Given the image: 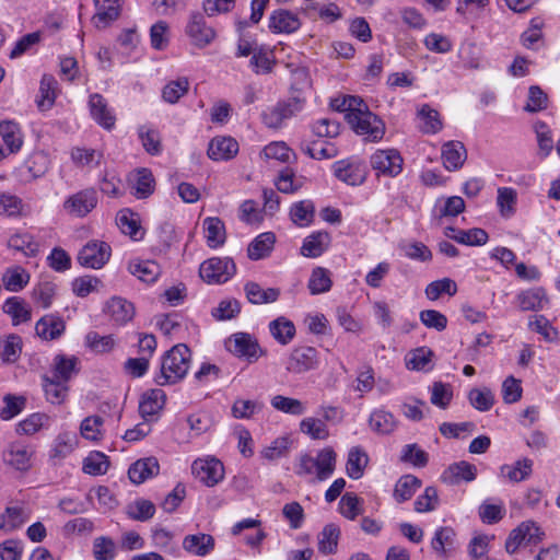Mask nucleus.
Listing matches in <instances>:
<instances>
[{
  "label": "nucleus",
  "instance_id": "nucleus-53",
  "mask_svg": "<svg viewBox=\"0 0 560 560\" xmlns=\"http://www.w3.org/2000/svg\"><path fill=\"white\" fill-rule=\"evenodd\" d=\"M340 529L335 524L326 525L318 536V549L323 553H332L337 549Z\"/></svg>",
  "mask_w": 560,
  "mask_h": 560
},
{
  "label": "nucleus",
  "instance_id": "nucleus-59",
  "mask_svg": "<svg viewBox=\"0 0 560 560\" xmlns=\"http://www.w3.org/2000/svg\"><path fill=\"white\" fill-rule=\"evenodd\" d=\"M300 429L313 440H326L329 431L325 422L317 418H305L300 423Z\"/></svg>",
  "mask_w": 560,
  "mask_h": 560
},
{
  "label": "nucleus",
  "instance_id": "nucleus-58",
  "mask_svg": "<svg viewBox=\"0 0 560 560\" xmlns=\"http://www.w3.org/2000/svg\"><path fill=\"white\" fill-rule=\"evenodd\" d=\"M108 467V458L101 452H92L83 462V471L92 476L104 475Z\"/></svg>",
  "mask_w": 560,
  "mask_h": 560
},
{
  "label": "nucleus",
  "instance_id": "nucleus-51",
  "mask_svg": "<svg viewBox=\"0 0 560 560\" xmlns=\"http://www.w3.org/2000/svg\"><path fill=\"white\" fill-rule=\"evenodd\" d=\"M77 358L75 357H66L63 354H58L54 360V375L52 377L62 382H68L72 375L77 372Z\"/></svg>",
  "mask_w": 560,
  "mask_h": 560
},
{
  "label": "nucleus",
  "instance_id": "nucleus-44",
  "mask_svg": "<svg viewBox=\"0 0 560 560\" xmlns=\"http://www.w3.org/2000/svg\"><path fill=\"white\" fill-rule=\"evenodd\" d=\"M369 424L378 434H389L396 429L397 422L390 412L377 409L371 413Z\"/></svg>",
  "mask_w": 560,
  "mask_h": 560
},
{
  "label": "nucleus",
  "instance_id": "nucleus-1",
  "mask_svg": "<svg viewBox=\"0 0 560 560\" xmlns=\"http://www.w3.org/2000/svg\"><path fill=\"white\" fill-rule=\"evenodd\" d=\"M190 363V349L184 343L175 345L163 355L160 373L156 374L154 378L155 383L159 386L178 383L188 373Z\"/></svg>",
  "mask_w": 560,
  "mask_h": 560
},
{
  "label": "nucleus",
  "instance_id": "nucleus-14",
  "mask_svg": "<svg viewBox=\"0 0 560 560\" xmlns=\"http://www.w3.org/2000/svg\"><path fill=\"white\" fill-rule=\"evenodd\" d=\"M89 107L93 119L103 128L110 130L115 126L116 117L101 94L95 93L90 96Z\"/></svg>",
  "mask_w": 560,
  "mask_h": 560
},
{
  "label": "nucleus",
  "instance_id": "nucleus-33",
  "mask_svg": "<svg viewBox=\"0 0 560 560\" xmlns=\"http://www.w3.org/2000/svg\"><path fill=\"white\" fill-rule=\"evenodd\" d=\"M517 302L522 311H539L548 303V298L542 288H535L521 292Z\"/></svg>",
  "mask_w": 560,
  "mask_h": 560
},
{
  "label": "nucleus",
  "instance_id": "nucleus-37",
  "mask_svg": "<svg viewBox=\"0 0 560 560\" xmlns=\"http://www.w3.org/2000/svg\"><path fill=\"white\" fill-rule=\"evenodd\" d=\"M532 472L533 460L529 458L518 459L512 465H503L501 467V475L511 482H521L526 480Z\"/></svg>",
  "mask_w": 560,
  "mask_h": 560
},
{
  "label": "nucleus",
  "instance_id": "nucleus-47",
  "mask_svg": "<svg viewBox=\"0 0 560 560\" xmlns=\"http://www.w3.org/2000/svg\"><path fill=\"white\" fill-rule=\"evenodd\" d=\"M107 310L112 318L118 324L127 323L135 315L133 305L121 298H113L107 304Z\"/></svg>",
  "mask_w": 560,
  "mask_h": 560
},
{
  "label": "nucleus",
  "instance_id": "nucleus-4",
  "mask_svg": "<svg viewBox=\"0 0 560 560\" xmlns=\"http://www.w3.org/2000/svg\"><path fill=\"white\" fill-rule=\"evenodd\" d=\"M303 108V102L300 98L292 97L287 101L278 102L268 107L262 114V122L272 129L281 128L284 120L295 116Z\"/></svg>",
  "mask_w": 560,
  "mask_h": 560
},
{
  "label": "nucleus",
  "instance_id": "nucleus-62",
  "mask_svg": "<svg viewBox=\"0 0 560 560\" xmlns=\"http://www.w3.org/2000/svg\"><path fill=\"white\" fill-rule=\"evenodd\" d=\"M528 326L532 330L541 335L542 338L548 342H555L559 339V332L557 328H555L544 315L535 316L534 320L528 323Z\"/></svg>",
  "mask_w": 560,
  "mask_h": 560
},
{
  "label": "nucleus",
  "instance_id": "nucleus-49",
  "mask_svg": "<svg viewBox=\"0 0 560 560\" xmlns=\"http://www.w3.org/2000/svg\"><path fill=\"white\" fill-rule=\"evenodd\" d=\"M315 207L311 200H302L294 203L290 210V217L294 224L307 226L314 220Z\"/></svg>",
  "mask_w": 560,
  "mask_h": 560
},
{
  "label": "nucleus",
  "instance_id": "nucleus-6",
  "mask_svg": "<svg viewBox=\"0 0 560 560\" xmlns=\"http://www.w3.org/2000/svg\"><path fill=\"white\" fill-rule=\"evenodd\" d=\"M225 347L234 355L246 358L249 362H255L265 354L257 340L247 332L233 334L225 341Z\"/></svg>",
  "mask_w": 560,
  "mask_h": 560
},
{
  "label": "nucleus",
  "instance_id": "nucleus-11",
  "mask_svg": "<svg viewBox=\"0 0 560 560\" xmlns=\"http://www.w3.org/2000/svg\"><path fill=\"white\" fill-rule=\"evenodd\" d=\"M110 257V246L105 242H89L80 250L78 261L80 265L92 268H102Z\"/></svg>",
  "mask_w": 560,
  "mask_h": 560
},
{
  "label": "nucleus",
  "instance_id": "nucleus-12",
  "mask_svg": "<svg viewBox=\"0 0 560 560\" xmlns=\"http://www.w3.org/2000/svg\"><path fill=\"white\" fill-rule=\"evenodd\" d=\"M318 364V352L313 347H296L292 350L287 370L291 373L300 374L316 369Z\"/></svg>",
  "mask_w": 560,
  "mask_h": 560
},
{
  "label": "nucleus",
  "instance_id": "nucleus-2",
  "mask_svg": "<svg viewBox=\"0 0 560 560\" xmlns=\"http://www.w3.org/2000/svg\"><path fill=\"white\" fill-rule=\"evenodd\" d=\"M345 118L351 129L368 141H380L385 133V125L381 118L373 114L363 102L355 113L346 114Z\"/></svg>",
  "mask_w": 560,
  "mask_h": 560
},
{
  "label": "nucleus",
  "instance_id": "nucleus-29",
  "mask_svg": "<svg viewBox=\"0 0 560 560\" xmlns=\"http://www.w3.org/2000/svg\"><path fill=\"white\" fill-rule=\"evenodd\" d=\"M117 224L125 235L130 236L135 241L142 240L144 231L140 225L137 213L132 212L129 209H124L119 211L117 215Z\"/></svg>",
  "mask_w": 560,
  "mask_h": 560
},
{
  "label": "nucleus",
  "instance_id": "nucleus-9",
  "mask_svg": "<svg viewBox=\"0 0 560 560\" xmlns=\"http://www.w3.org/2000/svg\"><path fill=\"white\" fill-rule=\"evenodd\" d=\"M404 160L399 152L394 149L377 150L371 156V166L377 175L395 177L402 171Z\"/></svg>",
  "mask_w": 560,
  "mask_h": 560
},
{
  "label": "nucleus",
  "instance_id": "nucleus-16",
  "mask_svg": "<svg viewBox=\"0 0 560 560\" xmlns=\"http://www.w3.org/2000/svg\"><path fill=\"white\" fill-rule=\"evenodd\" d=\"M132 195L138 199H145L154 192L155 179L149 168H139L129 177Z\"/></svg>",
  "mask_w": 560,
  "mask_h": 560
},
{
  "label": "nucleus",
  "instance_id": "nucleus-15",
  "mask_svg": "<svg viewBox=\"0 0 560 560\" xmlns=\"http://www.w3.org/2000/svg\"><path fill=\"white\" fill-rule=\"evenodd\" d=\"M238 152V143L231 137H215L208 147V156L213 161H228Z\"/></svg>",
  "mask_w": 560,
  "mask_h": 560
},
{
  "label": "nucleus",
  "instance_id": "nucleus-36",
  "mask_svg": "<svg viewBox=\"0 0 560 560\" xmlns=\"http://www.w3.org/2000/svg\"><path fill=\"white\" fill-rule=\"evenodd\" d=\"M30 517V513L23 506H8L0 516V529L12 532L21 527Z\"/></svg>",
  "mask_w": 560,
  "mask_h": 560
},
{
  "label": "nucleus",
  "instance_id": "nucleus-8",
  "mask_svg": "<svg viewBox=\"0 0 560 560\" xmlns=\"http://www.w3.org/2000/svg\"><path fill=\"white\" fill-rule=\"evenodd\" d=\"M35 450L23 442H12L3 451L2 458L5 465L19 471H27L32 467Z\"/></svg>",
  "mask_w": 560,
  "mask_h": 560
},
{
  "label": "nucleus",
  "instance_id": "nucleus-63",
  "mask_svg": "<svg viewBox=\"0 0 560 560\" xmlns=\"http://www.w3.org/2000/svg\"><path fill=\"white\" fill-rule=\"evenodd\" d=\"M276 186L277 189L283 194H293L303 186V182L295 177V174L291 168L285 167L279 173Z\"/></svg>",
  "mask_w": 560,
  "mask_h": 560
},
{
  "label": "nucleus",
  "instance_id": "nucleus-22",
  "mask_svg": "<svg viewBox=\"0 0 560 560\" xmlns=\"http://www.w3.org/2000/svg\"><path fill=\"white\" fill-rule=\"evenodd\" d=\"M97 9L93 16V23L98 28L106 27L115 21L120 14L119 0H94Z\"/></svg>",
  "mask_w": 560,
  "mask_h": 560
},
{
  "label": "nucleus",
  "instance_id": "nucleus-18",
  "mask_svg": "<svg viewBox=\"0 0 560 560\" xmlns=\"http://www.w3.org/2000/svg\"><path fill=\"white\" fill-rule=\"evenodd\" d=\"M332 167L335 176L348 185H361L365 179L364 170L359 164L341 160L337 161Z\"/></svg>",
  "mask_w": 560,
  "mask_h": 560
},
{
  "label": "nucleus",
  "instance_id": "nucleus-5",
  "mask_svg": "<svg viewBox=\"0 0 560 560\" xmlns=\"http://www.w3.org/2000/svg\"><path fill=\"white\" fill-rule=\"evenodd\" d=\"M545 537V533L536 523L526 521L521 523L508 536L505 541V550L513 555L523 544L537 545Z\"/></svg>",
  "mask_w": 560,
  "mask_h": 560
},
{
  "label": "nucleus",
  "instance_id": "nucleus-48",
  "mask_svg": "<svg viewBox=\"0 0 560 560\" xmlns=\"http://www.w3.org/2000/svg\"><path fill=\"white\" fill-rule=\"evenodd\" d=\"M447 237L459 244L468 246H480L488 242V233L483 229L474 228L469 230H459L457 234L447 233Z\"/></svg>",
  "mask_w": 560,
  "mask_h": 560
},
{
  "label": "nucleus",
  "instance_id": "nucleus-17",
  "mask_svg": "<svg viewBox=\"0 0 560 560\" xmlns=\"http://www.w3.org/2000/svg\"><path fill=\"white\" fill-rule=\"evenodd\" d=\"M160 465L155 457H145L133 463L128 470L129 479L135 485H140L147 479L159 474Z\"/></svg>",
  "mask_w": 560,
  "mask_h": 560
},
{
  "label": "nucleus",
  "instance_id": "nucleus-39",
  "mask_svg": "<svg viewBox=\"0 0 560 560\" xmlns=\"http://www.w3.org/2000/svg\"><path fill=\"white\" fill-rule=\"evenodd\" d=\"M418 118L421 121L419 128L423 133H436L443 128L439 112L428 104H423L419 108Z\"/></svg>",
  "mask_w": 560,
  "mask_h": 560
},
{
  "label": "nucleus",
  "instance_id": "nucleus-34",
  "mask_svg": "<svg viewBox=\"0 0 560 560\" xmlns=\"http://www.w3.org/2000/svg\"><path fill=\"white\" fill-rule=\"evenodd\" d=\"M248 301L253 304L273 303L280 295V290L276 288L264 289L256 282H247L244 288Z\"/></svg>",
  "mask_w": 560,
  "mask_h": 560
},
{
  "label": "nucleus",
  "instance_id": "nucleus-52",
  "mask_svg": "<svg viewBox=\"0 0 560 560\" xmlns=\"http://www.w3.org/2000/svg\"><path fill=\"white\" fill-rule=\"evenodd\" d=\"M4 288L11 292L21 291L30 281V275L21 267L8 269L2 278Z\"/></svg>",
  "mask_w": 560,
  "mask_h": 560
},
{
  "label": "nucleus",
  "instance_id": "nucleus-43",
  "mask_svg": "<svg viewBox=\"0 0 560 560\" xmlns=\"http://www.w3.org/2000/svg\"><path fill=\"white\" fill-rule=\"evenodd\" d=\"M207 243L210 247L217 248L225 242V226L219 218H206L203 220Z\"/></svg>",
  "mask_w": 560,
  "mask_h": 560
},
{
  "label": "nucleus",
  "instance_id": "nucleus-60",
  "mask_svg": "<svg viewBox=\"0 0 560 560\" xmlns=\"http://www.w3.org/2000/svg\"><path fill=\"white\" fill-rule=\"evenodd\" d=\"M49 158L44 152L33 153L25 162L27 172L32 179L44 176L49 168Z\"/></svg>",
  "mask_w": 560,
  "mask_h": 560
},
{
  "label": "nucleus",
  "instance_id": "nucleus-7",
  "mask_svg": "<svg viewBox=\"0 0 560 560\" xmlns=\"http://www.w3.org/2000/svg\"><path fill=\"white\" fill-rule=\"evenodd\" d=\"M97 194L93 188L82 189L69 196L63 202V210L71 217L84 218L97 206Z\"/></svg>",
  "mask_w": 560,
  "mask_h": 560
},
{
  "label": "nucleus",
  "instance_id": "nucleus-46",
  "mask_svg": "<svg viewBox=\"0 0 560 560\" xmlns=\"http://www.w3.org/2000/svg\"><path fill=\"white\" fill-rule=\"evenodd\" d=\"M66 384V382L56 380L54 377L44 376L43 387L46 399L50 404L61 405L68 395V386Z\"/></svg>",
  "mask_w": 560,
  "mask_h": 560
},
{
  "label": "nucleus",
  "instance_id": "nucleus-38",
  "mask_svg": "<svg viewBox=\"0 0 560 560\" xmlns=\"http://www.w3.org/2000/svg\"><path fill=\"white\" fill-rule=\"evenodd\" d=\"M422 482L413 475L401 476L394 489V498L398 503L410 500L416 491L421 487Z\"/></svg>",
  "mask_w": 560,
  "mask_h": 560
},
{
  "label": "nucleus",
  "instance_id": "nucleus-57",
  "mask_svg": "<svg viewBox=\"0 0 560 560\" xmlns=\"http://www.w3.org/2000/svg\"><path fill=\"white\" fill-rule=\"evenodd\" d=\"M189 89V81L187 78H179L174 81H170L162 91V97L170 104H175L178 100L184 96Z\"/></svg>",
  "mask_w": 560,
  "mask_h": 560
},
{
  "label": "nucleus",
  "instance_id": "nucleus-20",
  "mask_svg": "<svg viewBox=\"0 0 560 560\" xmlns=\"http://www.w3.org/2000/svg\"><path fill=\"white\" fill-rule=\"evenodd\" d=\"M66 329L63 319L56 315L43 316L35 326L36 334L45 340L59 338Z\"/></svg>",
  "mask_w": 560,
  "mask_h": 560
},
{
  "label": "nucleus",
  "instance_id": "nucleus-19",
  "mask_svg": "<svg viewBox=\"0 0 560 560\" xmlns=\"http://www.w3.org/2000/svg\"><path fill=\"white\" fill-rule=\"evenodd\" d=\"M300 26L298 15L284 9L273 11L269 18V28L273 33H293Z\"/></svg>",
  "mask_w": 560,
  "mask_h": 560
},
{
  "label": "nucleus",
  "instance_id": "nucleus-50",
  "mask_svg": "<svg viewBox=\"0 0 560 560\" xmlns=\"http://www.w3.org/2000/svg\"><path fill=\"white\" fill-rule=\"evenodd\" d=\"M331 285L332 281L328 269L323 267L313 269L307 284L312 294L325 293L330 290Z\"/></svg>",
  "mask_w": 560,
  "mask_h": 560
},
{
  "label": "nucleus",
  "instance_id": "nucleus-28",
  "mask_svg": "<svg viewBox=\"0 0 560 560\" xmlns=\"http://www.w3.org/2000/svg\"><path fill=\"white\" fill-rule=\"evenodd\" d=\"M183 548L189 553L202 557L213 550L214 539L203 533L187 535L183 540Z\"/></svg>",
  "mask_w": 560,
  "mask_h": 560
},
{
  "label": "nucleus",
  "instance_id": "nucleus-61",
  "mask_svg": "<svg viewBox=\"0 0 560 560\" xmlns=\"http://www.w3.org/2000/svg\"><path fill=\"white\" fill-rule=\"evenodd\" d=\"M469 402L479 411H488L494 404L493 393L487 388H472L468 394Z\"/></svg>",
  "mask_w": 560,
  "mask_h": 560
},
{
  "label": "nucleus",
  "instance_id": "nucleus-42",
  "mask_svg": "<svg viewBox=\"0 0 560 560\" xmlns=\"http://www.w3.org/2000/svg\"><path fill=\"white\" fill-rule=\"evenodd\" d=\"M271 336L280 343L288 345L295 336V326L288 318L280 316L269 324Z\"/></svg>",
  "mask_w": 560,
  "mask_h": 560
},
{
  "label": "nucleus",
  "instance_id": "nucleus-31",
  "mask_svg": "<svg viewBox=\"0 0 560 560\" xmlns=\"http://www.w3.org/2000/svg\"><path fill=\"white\" fill-rule=\"evenodd\" d=\"M128 269L145 283H153L161 275V267L154 260H133Z\"/></svg>",
  "mask_w": 560,
  "mask_h": 560
},
{
  "label": "nucleus",
  "instance_id": "nucleus-26",
  "mask_svg": "<svg viewBox=\"0 0 560 560\" xmlns=\"http://www.w3.org/2000/svg\"><path fill=\"white\" fill-rule=\"evenodd\" d=\"M455 536L456 534L452 527L438 528L431 540L432 549L442 558L450 557L455 549Z\"/></svg>",
  "mask_w": 560,
  "mask_h": 560
},
{
  "label": "nucleus",
  "instance_id": "nucleus-25",
  "mask_svg": "<svg viewBox=\"0 0 560 560\" xmlns=\"http://www.w3.org/2000/svg\"><path fill=\"white\" fill-rule=\"evenodd\" d=\"M0 136L9 153H16L23 145V135L18 122L2 120L0 122Z\"/></svg>",
  "mask_w": 560,
  "mask_h": 560
},
{
  "label": "nucleus",
  "instance_id": "nucleus-24",
  "mask_svg": "<svg viewBox=\"0 0 560 560\" xmlns=\"http://www.w3.org/2000/svg\"><path fill=\"white\" fill-rule=\"evenodd\" d=\"M166 400L165 393L160 388L145 392L139 404V411L143 418L158 415L164 407Z\"/></svg>",
  "mask_w": 560,
  "mask_h": 560
},
{
  "label": "nucleus",
  "instance_id": "nucleus-13",
  "mask_svg": "<svg viewBox=\"0 0 560 560\" xmlns=\"http://www.w3.org/2000/svg\"><path fill=\"white\" fill-rule=\"evenodd\" d=\"M186 33L190 37L191 43L199 48L208 46L215 38L214 30L207 25L205 18L200 13H192L190 15Z\"/></svg>",
  "mask_w": 560,
  "mask_h": 560
},
{
  "label": "nucleus",
  "instance_id": "nucleus-64",
  "mask_svg": "<svg viewBox=\"0 0 560 560\" xmlns=\"http://www.w3.org/2000/svg\"><path fill=\"white\" fill-rule=\"evenodd\" d=\"M56 294V284L49 281L38 283L33 292L32 298L36 304L43 308H48Z\"/></svg>",
  "mask_w": 560,
  "mask_h": 560
},
{
  "label": "nucleus",
  "instance_id": "nucleus-45",
  "mask_svg": "<svg viewBox=\"0 0 560 560\" xmlns=\"http://www.w3.org/2000/svg\"><path fill=\"white\" fill-rule=\"evenodd\" d=\"M70 156L77 167L83 168L97 166L103 159V153L94 149L74 147L71 149Z\"/></svg>",
  "mask_w": 560,
  "mask_h": 560
},
{
  "label": "nucleus",
  "instance_id": "nucleus-41",
  "mask_svg": "<svg viewBox=\"0 0 560 560\" xmlns=\"http://www.w3.org/2000/svg\"><path fill=\"white\" fill-rule=\"evenodd\" d=\"M316 464V478L318 480H326L329 478L336 468V453L331 447L320 450L315 457Z\"/></svg>",
  "mask_w": 560,
  "mask_h": 560
},
{
  "label": "nucleus",
  "instance_id": "nucleus-30",
  "mask_svg": "<svg viewBox=\"0 0 560 560\" xmlns=\"http://www.w3.org/2000/svg\"><path fill=\"white\" fill-rule=\"evenodd\" d=\"M329 243L327 232H315L304 240L301 254L305 257H318L328 248Z\"/></svg>",
  "mask_w": 560,
  "mask_h": 560
},
{
  "label": "nucleus",
  "instance_id": "nucleus-32",
  "mask_svg": "<svg viewBox=\"0 0 560 560\" xmlns=\"http://www.w3.org/2000/svg\"><path fill=\"white\" fill-rule=\"evenodd\" d=\"M77 444L78 439L74 434L69 432L58 434L50 450V458L61 462L74 451Z\"/></svg>",
  "mask_w": 560,
  "mask_h": 560
},
{
  "label": "nucleus",
  "instance_id": "nucleus-55",
  "mask_svg": "<svg viewBox=\"0 0 560 560\" xmlns=\"http://www.w3.org/2000/svg\"><path fill=\"white\" fill-rule=\"evenodd\" d=\"M270 404L275 409L293 416H301L306 410L301 400L282 395L273 396Z\"/></svg>",
  "mask_w": 560,
  "mask_h": 560
},
{
  "label": "nucleus",
  "instance_id": "nucleus-21",
  "mask_svg": "<svg viewBox=\"0 0 560 560\" xmlns=\"http://www.w3.org/2000/svg\"><path fill=\"white\" fill-rule=\"evenodd\" d=\"M477 476V468L475 465L462 460L459 463L452 464L444 472L443 480L451 485H458L462 481H472Z\"/></svg>",
  "mask_w": 560,
  "mask_h": 560
},
{
  "label": "nucleus",
  "instance_id": "nucleus-23",
  "mask_svg": "<svg viewBox=\"0 0 560 560\" xmlns=\"http://www.w3.org/2000/svg\"><path fill=\"white\" fill-rule=\"evenodd\" d=\"M467 158L464 144L459 141H450L442 147V160L446 170L460 168Z\"/></svg>",
  "mask_w": 560,
  "mask_h": 560
},
{
  "label": "nucleus",
  "instance_id": "nucleus-27",
  "mask_svg": "<svg viewBox=\"0 0 560 560\" xmlns=\"http://www.w3.org/2000/svg\"><path fill=\"white\" fill-rule=\"evenodd\" d=\"M276 243V235L272 232H265L256 236L247 248V255L252 260H259L270 255Z\"/></svg>",
  "mask_w": 560,
  "mask_h": 560
},
{
  "label": "nucleus",
  "instance_id": "nucleus-56",
  "mask_svg": "<svg viewBox=\"0 0 560 560\" xmlns=\"http://www.w3.org/2000/svg\"><path fill=\"white\" fill-rule=\"evenodd\" d=\"M456 292L457 284L450 278H443L441 280L433 281L425 288V295L431 301L438 300L443 293L453 296L456 294Z\"/></svg>",
  "mask_w": 560,
  "mask_h": 560
},
{
  "label": "nucleus",
  "instance_id": "nucleus-10",
  "mask_svg": "<svg viewBox=\"0 0 560 560\" xmlns=\"http://www.w3.org/2000/svg\"><path fill=\"white\" fill-rule=\"evenodd\" d=\"M197 479L208 487L219 483L224 477V467L215 457L198 458L191 465Z\"/></svg>",
  "mask_w": 560,
  "mask_h": 560
},
{
  "label": "nucleus",
  "instance_id": "nucleus-54",
  "mask_svg": "<svg viewBox=\"0 0 560 560\" xmlns=\"http://www.w3.org/2000/svg\"><path fill=\"white\" fill-rule=\"evenodd\" d=\"M517 194L511 187H500L498 189L497 203L500 214L504 218H510L515 213Z\"/></svg>",
  "mask_w": 560,
  "mask_h": 560
},
{
  "label": "nucleus",
  "instance_id": "nucleus-3",
  "mask_svg": "<svg viewBox=\"0 0 560 560\" xmlns=\"http://www.w3.org/2000/svg\"><path fill=\"white\" fill-rule=\"evenodd\" d=\"M235 271V264L229 257L209 258L199 268L201 279L209 284L224 283L232 278Z\"/></svg>",
  "mask_w": 560,
  "mask_h": 560
},
{
  "label": "nucleus",
  "instance_id": "nucleus-35",
  "mask_svg": "<svg viewBox=\"0 0 560 560\" xmlns=\"http://www.w3.org/2000/svg\"><path fill=\"white\" fill-rule=\"evenodd\" d=\"M3 312L11 316L13 325L31 320V308L19 296L9 298L3 304Z\"/></svg>",
  "mask_w": 560,
  "mask_h": 560
},
{
  "label": "nucleus",
  "instance_id": "nucleus-40",
  "mask_svg": "<svg viewBox=\"0 0 560 560\" xmlns=\"http://www.w3.org/2000/svg\"><path fill=\"white\" fill-rule=\"evenodd\" d=\"M369 458L365 452L354 446L349 451L346 464L347 475L352 479H359L363 476L364 469L368 466Z\"/></svg>",
  "mask_w": 560,
  "mask_h": 560
}]
</instances>
